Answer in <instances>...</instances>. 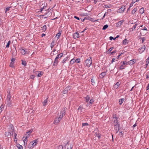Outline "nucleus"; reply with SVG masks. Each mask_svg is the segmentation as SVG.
Instances as JSON below:
<instances>
[{
	"mask_svg": "<svg viewBox=\"0 0 149 149\" xmlns=\"http://www.w3.org/2000/svg\"><path fill=\"white\" fill-rule=\"evenodd\" d=\"M105 7L107 8H110V6L108 5H105Z\"/></svg>",
	"mask_w": 149,
	"mask_h": 149,
	"instance_id": "nucleus-53",
	"label": "nucleus"
},
{
	"mask_svg": "<svg viewBox=\"0 0 149 149\" xmlns=\"http://www.w3.org/2000/svg\"><path fill=\"white\" fill-rule=\"evenodd\" d=\"M94 101V100L93 99H91L89 102V104L91 105L92 104L93 102Z\"/></svg>",
	"mask_w": 149,
	"mask_h": 149,
	"instance_id": "nucleus-43",
	"label": "nucleus"
},
{
	"mask_svg": "<svg viewBox=\"0 0 149 149\" xmlns=\"http://www.w3.org/2000/svg\"><path fill=\"white\" fill-rule=\"evenodd\" d=\"M11 96L10 94H9L8 95L7 97V102L8 103V106L11 107L12 106L11 104V101H10V99Z\"/></svg>",
	"mask_w": 149,
	"mask_h": 149,
	"instance_id": "nucleus-5",
	"label": "nucleus"
},
{
	"mask_svg": "<svg viewBox=\"0 0 149 149\" xmlns=\"http://www.w3.org/2000/svg\"><path fill=\"white\" fill-rule=\"evenodd\" d=\"M61 35V33L59 32L56 35V37L57 38V39H58L60 37Z\"/></svg>",
	"mask_w": 149,
	"mask_h": 149,
	"instance_id": "nucleus-26",
	"label": "nucleus"
},
{
	"mask_svg": "<svg viewBox=\"0 0 149 149\" xmlns=\"http://www.w3.org/2000/svg\"><path fill=\"white\" fill-rule=\"evenodd\" d=\"M35 77V76L33 75H32L30 76V78L31 79H33Z\"/></svg>",
	"mask_w": 149,
	"mask_h": 149,
	"instance_id": "nucleus-51",
	"label": "nucleus"
},
{
	"mask_svg": "<svg viewBox=\"0 0 149 149\" xmlns=\"http://www.w3.org/2000/svg\"><path fill=\"white\" fill-rule=\"evenodd\" d=\"M85 99H86V102H87L89 100H90V97H88V96H87V97H86Z\"/></svg>",
	"mask_w": 149,
	"mask_h": 149,
	"instance_id": "nucleus-41",
	"label": "nucleus"
},
{
	"mask_svg": "<svg viewBox=\"0 0 149 149\" xmlns=\"http://www.w3.org/2000/svg\"><path fill=\"white\" fill-rule=\"evenodd\" d=\"M128 40L126 39H125L123 41V43L124 45H126L128 43Z\"/></svg>",
	"mask_w": 149,
	"mask_h": 149,
	"instance_id": "nucleus-18",
	"label": "nucleus"
},
{
	"mask_svg": "<svg viewBox=\"0 0 149 149\" xmlns=\"http://www.w3.org/2000/svg\"><path fill=\"white\" fill-rule=\"evenodd\" d=\"M38 74L37 76L38 77H41L43 74L42 72L40 71H38Z\"/></svg>",
	"mask_w": 149,
	"mask_h": 149,
	"instance_id": "nucleus-24",
	"label": "nucleus"
},
{
	"mask_svg": "<svg viewBox=\"0 0 149 149\" xmlns=\"http://www.w3.org/2000/svg\"><path fill=\"white\" fill-rule=\"evenodd\" d=\"M32 132V130H30L28 131V132H27L26 133V134H25L24 136L26 137V138H28L30 134Z\"/></svg>",
	"mask_w": 149,
	"mask_h": 149,
	"instance_id": "nucleus-10",
	"label": "nucleus"
},
{
	"mask_svg": "<svg viewBox=\"0 0 149 149\" xmlns=\"http://www.w3.org/2000/svg\"><path fill=\"white\" fill-rule=\"evenodd\" d=\"M91 82L93 83V85H94V84H95V82H94V80L93 79H92L91 80Z\"/></svg>",
	"mask_w": 149,
	"mask_h": 149,
	"instance_id": "nucleus-55",
	"label": "nucleus"
},
{
	"mask_svg": "<svg viewBox=\"0 0 149 149\" xmlns=\"http://www.w3.org/2000/svg\"><path fill=\"white\" fill-rule=\"evenodd\" d=\"M141 41L143 43L145 40V38H141Z\"/></svg>",
	"mask_w": 149,
	"mask_h": 149,
	"instance_id": "nucleus-48",
	"label": "nucleus"
},
{
	"mask_svg": "<svg viewBox=\"0 0 149 149\" xmlns=\"http://www.w3.org/2000/svg\"><path fill=\"white\" fill-rule=\"evenodd\" d=\"M124 99H121L119 100V104H121L124 101Z\"/></svg>",
	"mask_w": 149,
	"mask_h": 149,
	"instance_id": "nucleus-31",
	"label": "nucleus"
},
{
	"mask_svg": "<svg viewBox=\"0 0 149 149\" xmlns=\"http://www.w3.org/2000/svg\"><path fill=\"white\" fill-rule=\"evenodd\" d=\"M120 83L119 82H117L116 84L114 85L113 86L114 88L115 89H117V88L120 85Z\"/></svg>",
	"mask_w": 149,
	"mask_h": 149,
	"instance_id": "nucleus-15",
	"label": "nucleus"
},
{
	"mask_svg": "<svg viewBox=\"0 0 149 149\" xmlns=\"http://www.w3.org/2000/svg\"><path fill=\"white\" fill-rule=\"evenodd\" d=\"M65 109V108L64 109ZM65 109L62 110L61 112L60 115L58 117V118H60V120H61V119L65 115Z\"/></svg>",
	"mask_w": 149,
	"mask_h": 149,
	"instance_id": "nucleus-4",
	"label": "nucleus"
},
{
	"mask_svg": "<svg viewBox=\"0 0 149 149\" xmlns=\"http://www.w3.org/2000/svg\"><path fill=\"white\" fill-rule=\"evenodd\" d=\"M55 45V41H53L51 43V47L52 49Z\"/></svg>",
	"mask_w": 149,
	"mask_h": 149,
	"instance_id": "nucleus-25",
	"label": "nucleus"
},
{
	"mask_svg": "<svg viewBox=\"0 0 149 149\" xmlns=\"http://www.w3.org/2000/svg\"><path fill=\"white\" fill-rule=\"evenodd\" d=\"M125 9V6H123L121 8H120L118 10V12L119 13H121L124 11Z\"/></svg>",
	"mask_w": 149,
	"mask_h": 149,
	"instance_id": "nucleus-8",
	"label": "nucleus"
},
{
	"mask_svg": "<svg viewBox=\"0 0 149 149\" xmlns=\"http://www.w3.org/2000/svg\"><path fill=\"white\" fill-rule=\"evenodd\" d=\"M63 53H61L58 55H58V56L59 57V58H60L61 57H62V56H63Z\"/></svg>",
	"mask_w": 149,
	"mask_h": 149,
	"instance_id": "nucleus-44",
	"label": "nucleus"
},
{
	"mask_svg": "<svg viewBox=\"0 0 149 149\" xmlns=\"http://www.w3.org/2000/svg\"><path fill=\"white\" fill-rule=\"evenodd\" d=\"M113 49V47H111L109 49L108 52H111Z\"/></svg>",
	"mask_w": 149,
	"mask_h": 149,
	"instance_id": "nucleus-52",
	"label": "nucleus"
},
{
	"mask_svg": "<svg viewBox=\"0 0 149 149\" xmlns=\"http://www.w3.org/2000/svg\"><path fill=\"white\" fill-rule=\"evenodd\" d=\"M74 18L76 19H77L78 20H79V17H77L76 16H74Z\"/></svg>",
	"mask_w": 149,
	"mask_h": 149,
	"instance_id": "nucleus-56",
	"label": "nucleus"
},
{
	"mask_svg": "<svg viewBox=\"0 0 149 149\" xmlns=\"http://www.w3.org/2000/svg\"><path fill=\"white\" fill-rule=\"evenodd\" d=\"M10 41H9L8 42L6 45V48H8L9 47V45L10 44Z\"/></svg>",
	"mask_w": 149,
	"mask_h": 149,
	"instance_id": "nucleus-40",
	"label": "nucleus"
},
{
	"mask_svg": "<svg viewBox=\"0 0 149 149\" xmlns=\"http://www.w3.org/2000/svg\"><path fill=\"white\" fill-rule=\"evenodd\" d=\"M136 62V61L135 59H133L128 61L127 64L130 65H132L134 64Z\"/></svg>",
	"mask_w": 149,
	"mask_h": 149,
	"instance_id": "nucleus-9",
	"label": "nucleus"
},
{
	"mask_svg": "<svg viewBox=\"0 0 149 149\" xmlns=\"http://www.w3.org/2000/svg\"><path fill=\"white\" fill-rule=\"evenodd\" d=\"M67 90H65V88L63 92V93L64 94H65L67 93Z\"/></svg>",
	"mask_w": 149,
	"mask_h": 149,
	"instance_id": "nucleus-47",
	"label": "nucleus"
},
{
	"mask_svg": "<svg viewBox=\"0 0 149 149\" xmlns=\"http://www.w3.org/2000/svg\"><path fill=\"white\" fill-rule=\"evenodd\" d=\"M45 36V34H44V33H42V37H43V36Z\"/></svg>",
	"mask_w": 149,
	"mask_h": 149,
	"instance_id": "nucleus-63",
	"label": "nucleus"
},
{
	"mask_svg": "<svg viewBox=\"0 0 149 149\" xmlns=\"http://www.w3.org/2000/svg\"><path fill=\"white\" fill-rule=\"evenodd\" d=\"M59 57L58 56V55L56 56L55 59L54 63H57L58 62V59L59 58Z\"/></svg>",
	"mask_w": 149,
	"mask_h": 149,
	"instance_id": "nucleus-27",
	"label": "nucleus"
},
{
	"mask_svg": "<svg viewBox=\"0 0 149 149\" xmlns=\"http://www.w3.org/2000/svg\"><path fill=\"white\" fill-rule=\"evenodd\" d=\"M141 29L142 30H146V31L147 30V28L146 27H144L143 29Z\"/></svg>",
	"mask_w": 149,
	"mask_h": 149,
	"instance_id": "nucleus-58",
	"label": "nucleus"
},
{
	"mask_svg": "<svg viewBox=\"0 0 149 149\" xmlns=\"http://www.w3.org/2000/svg\"><path fill=\"white\" fill-rule=\"evenodd\" d=\"M17 147L19 149H22L23 147L22 146L19 145L18 146H17Z\"/></svg>",
	"mask_w": 149,
	"mask_h": 149,
	"instance_id": "nucleus-45",
	"label": "nucleus"
},
{
	"mask_svg": "<svg viewBox=\"0 0 149 149\" xmlns=\"http://www.w3.org/2000/svg\"><path fill=\"white\" fill-rule=\"evenodd\" d=\"M72 146L71 145H70L68 146L67 149H72Z\"/></svg>",
	"mask_w": 149,
	"mask_h": 149,
	"instance_id": "nucleus-38",
	"label": "nucleus"
},
{
	"mask_svg": "<svg viewBox=\"0 0 149 149\" xmlns=\"http://www.w3.org/2000/svg\"><path fill=\"white\" fill-rule=\"evenodd\" d=\"M146 48L145 46H143L139 48L138 49V51L140 53H142L145 50Z\"/></svg>",
	"mask_w": 149,
	"mask_h": 149,
	"instance_id": "nucleus-6",
	"label": "nucleus"
},
{
	"mask_svg": "<svg viewBox=\"0 0 149 149\" xmlns=\"http://www.w3.org/2000/svg\"><path fill=\"white\" fill-rule=\"evenodd\" d=\"M149 89V83L148 84V86L147 87V89L148 90Z\"/></svg>",
	"mask_w": 149,
	"mask_h": 149,
	"instance_id": "nucleus-60",
	"label": "nucleus"
},
{
	"mask_svg": "<svg viewBox=\"0 0 149 149\" xmlns=\"http://www.w3.org/2000/svg\"><path fill=\"white\" fill-rule=\"evenodd\" d=\"M149 63V58H147L146 60V65H148Z\"/></svg>",
	"mask_w": 149,
	"mask_h": 149,
	"instance_id": "nucleus-35",
	"label": "nucleus"
},
{
	"mask_svg": "<svg viewBox=\"0 0 149 149\" xmlns=\"http://www.w3.org/2000/svg\"><path fill=\"white\" fill-rule=\"evenodd\" d=\"M137 26V24H135L133 27H132L130 29V31H133L136 28Z\"/></svg>",
	"mask_w": 149,
	"mask_h": 149,
	"instance_id": "nucleus-21",
	"label": "nucleus"
},
{
	"mask_svg": "<svg viewBox=\"0 0 149 149\" xmlns=\"http://www.w3.org/2000/svg\"><path fill=\"white\" fill-rule=\"evenodd\" d=\"M27 139V138H26V137L24 136L23 138V140L24 145H27V141H26V139Z\"/></svg>",
	"mask_w": 149,
	"mask_h": 149,
	"instance_id": "nucleus-16",
	"label": "nucleus"
},
{
	"mask_svg": "<svg viewBox=\"0 0 149 149\" xmlns=\"http://www.w3.org/2000/svg\"><path fill=\"white\" fill-rule=\"evenodd\" d=\"M113 121L115 123V124H116L117 123H118L117 120L116 119V118L113 117Z\"/></svg>",
	"mask_w": 149,
	"mask_h": 149,
	"instance_id": "nucleus-28",
	"label": "nucleus"
},
{
	"mask_svg": "<svg viewBox=\"0 0 149 149\" xmlns=\"http://www.w3.org/2000/svg\"><path fill=\"white\" fill-rule=\"evenodd\" d=\"M90 104L89 103H87V104L86 105V106H87V107H90Z\"/></svg>",
	"mask_w": 149,
	"mask_h": 149,
	"instance_id": "nucleus-64",
	"label": "nucleus"
},
{
	"mask_svg": "<svg viewBox=\"0 0 149 149\" xmlns=\"http://www.w3.org/2000/svg\"><path fill=\"white\" fill-rule=\"evenodd\" d=\"M75 63H79L80 62V59L79 58H77V59H75Z\"/></svg>",
	"mask_w": 149,
	"mask_h": 149,
	"instance_id": "nucleus-37",
	"label": "nucleus"
},
{
	"mask_svg": "<svg viewBox=\"0 0 149 149\" xmlns=\"http://www.w3.org/2000/svg\"><path fill=\"white\" fill-rule=\"evenodd\" d=\"M10 8H11V7L6 8V9L5 13H6L8 11L10 10Z\"/></svg>",
	"mask_w": 149,
	"mask_h": 149,
	"instance_id": "nucleus-42",
	"label": "nucleus"
},
{
	"mask_svg": "<svg viewBox=\"0 0 149 149\" xmlns=\"http://www.w3.org/2000/svg\"><path fill=\"white\" fill-rule=\"evenodd\" d=\"M48 100V98H47L46 100H45L44 102H43V105L44 106H45L47 104V102Z\"/></svg>",
	"mask_w": 149,
	"mask_h": 149,
	"instance_id": "nucleus-19",
	"label": "nucleus"
},
{
	"mask_svg": "<svg viewBox=\"0 0 149 149\" xmlns=\"http://www.w3.org/2000/svg\"><path fill=\"white\" fill-rule=\"evenodd\" d=\"M73 38L74 39H76L79 37V35L78 32L74 33L73 35Z\"/></svg>",
	"mask_w": 149,
	"mask_h": 149,
	"instance_id": "nucleus-12",
	"label": "nucleus"
},
{
	"mask_svg": "<svg viewBox=\"0 0 149 149\" xmlns=\"http://www.w3.org/2000/svg\"><path fill=\"white\" fill-rule=\"evenodd\" d=\"M84 108L80 106L78 108V110L79 111V110L80 111V112L82 111H83V110L84 109Z\"/></svg>",
	"mask_w": 149,
	"mask_h": 149,
	"instance_id": "nucleus-34",
	"label": "nucleus"
},
{
	"mask_svg": "<svg viewBox=\"0 0 149 149\" xmlns=\"http://www.w3.org/2000/svg\"><path fill=\"white\" fill-rule=\"evenodd\" d=\"M61 120L60 118H58V117H57L55 119L54 121V123L55 124H57Z\"/></svg>",
	"mask_w": 149,
	"mask_h": 149,
	"instance_id": "nucleus-11",
	"label": "nucleus"
},
{
	"mask_svg": "<svg viewBox=\"0 0 149 149\" xmlns=\"http://www.w3.org/2000/svg\"><path fill=\"white\" fill-rule=\"evenodd\" d=\"M114 125L115 126V128L116 129V130H117L116 132L117 133L118 131L119 128V124L118 123H117L116 124H114Z\"/></svg>",
	"mask_w": 149,
	"mask_h": 149,
	"instance_id": "nucleus-14",
	"label": "nucleus"
},
{
	"mask_svg": "<svg viewBox=\"0 0 149 149\" xmlns=\"http://www.w3.org/2000/svg\"><path fill=\"white\" fill-rule=\"evenodd\" d=\"M133 4L134 3L133 2H132L130 4L129 8H130L133 5Z\"/></svg>",
	"mask_w": 149,
	"mask_h": 149,
	"instance_id": "nucleus-49",
	"label": "nucleus"
},
{
	"mask_svg": "<svg viewBox=\"0 0 149 149\" xmlns=\"http://www.w3.org/2000/svg\"><path fill=\"white\" fill-rule=\"evenodd\" d=\"M116 52V51H113V52H111V54H113V53H115Z\"/></svg>",
	"mask_w": 149,
	"mask_h": 149,
	"instance_id": "nucleus-61",
	"label": "nucleus"
},
{
	"mask_svg": "<svg viewBox=\"0 0 149 149\" xmlns=\"http://www.w3.org/2000/svg\"><path fill=\"white\" fill-rule=\"evenodd\" d=\"M139 0H132V2L134 3L136 2L139 1Z\"/></svg>",
	"mask_w": 149,
	"mask_h": 149,
	"instance_id": "nucleus-50",
	"label": "nucleus"
},
{
	"mask_svg": "<svg viewBox=\"0 0 149 149\" xmlns=\"http://www.w3.org/2000/svg\"><path fill=\"white\" fill-rule=\"evenodd\" d=\"M65 109V108L64 109ZM65 109L62 110L61 112L60 115L58 117V118H60V120H61V119L65 115Z\"/></svg>",
	"mask_w": 149,
	"mask_h": 149,
	"instance_id": "nucleus-3",
	"label": "nucleus"
},
{
	"mask_svg": "<svg viewBox=\"0 0 149 149\" xmlns=\"http://www.w3.org/2000/svg\"><path fill=\"white\" fill-rule=\"evenodd\" d=\"M97 137L99 139L100 138V135H98V136H97Z\"/></svg>",
	"mask_w": 149,
	"mask_h": 149,
	"instance_id": "nucleus-62",
	"label": "nucleus"
},
{
	"mask_svg": "<svg viewBox=\"0 0 149 149\" xmlns=\"http://www.w3.org/2000/svg\"><path fill=\"white\" fill-rule=\"evenodd\" d=\"M20 50H21V54L23 55H24L26 54H28V52L27 51H26L24 49L23 47H21L20 49Z\"/></svg>",
	"mask_w": 149,
	"mask_h": 149,
	"instance_id": "nucleus-7",
	"label": "nucleus"
},
{
	"mask_svg": "<svg viewBox=\"0 0 149 149\" xmlns=\"http://www.w3.org/2000/svg\"><path fill=\"white\" fill-rule=\"evenodd\" d=\"M75 58H73L70 61V63L71 64H73L74 63H75Z\"/></svg>",
	"mask_w": 149,
	"mask_h": 149,
	"instance_id": "nucleus-29",
	"label": "nucleus"
},
{
	"mask_svg": "<svg viewBox=\"0 0 149 149\" xmlns=\"http://www.w3.org/2000/svg\"><path fill=\"white\" fill-rule=\"evenodd\" d=\"M88 125V124L87 123H82V126H84L86 125Z\"/></svg>",
	"mask_w": 149,
	"mask_h": 149,
	"instance_id": "nucleus-46",
	"label": "nucleus"
},
{
	"mask_svg": "<svg viewBox=\"0 0 149 149\" xmlns=\"http://www.w3.org/2000/svg\"><path fill=\"white\" fill-rule=\"evenodd\" d=\"M38 141L37 140H34L32 141L31 142L29 145L28 148H32L33 147L36 146L37 144Z\"/></svg>",
	"mask_w": 149,
	"mask_h": 149,
	"instance_id": "nucleus-1",
	"label": "nucleus"
},
{
	"mask_svg": "<svg viewBox=\"0 0 149 149\" xmlns=\"http://www.w3.org/2000/svg\"><path fill=\"white\" fill-rule=\"evenodd\" d=\"M124 21L123 20H120L116 24V27L120 26L123 22Z\"/></svg>",
	"mask_w": 149,
	"mask_h": 149,
	"instance_id": "nucleus-13",
	"label": "nucleus"
},
{
	"mask_svg": "<svg viewBox=\"0 0 149 149\" xmlns=\"http://www.w3.org/2000/svg\"><path fill=\"white\" fill-rule=\"evenodd\" d=\"M108 27V25L107 24L105 25L102 28V30H105L107 29Z\"/></svg>",
	"mask_w": 149,
	"mask_h": 149,
	"instance_id": "nucleus-30",
	"label": "nucleus"
},
{
	"mask_svg": "<svg viewBox=\"0 0 149 149\" xmlns=\"http://www.w3.org/2000/svg\"><path fill=\"white\" fill-rule=\"evenodd\" d=\"M138 9L137 8H135L133 9L132 12V14H134L136 12L137 10Z\"/></svg>",
	"mask_w": 149,
	"mask_h": 149,
	"instance_id": "nucleus-23",
	"label": "nucleus"
},
{
	"mask_svg": "<svg viewBox=\"0 0 149 149\" xmlns=\"http://www.w3.org/2000/svg\"><path fill=\"white\" fill-rule=\"evenodd\" d=\"M85 64L86 65H91L92 64V60L91 57H89L88 59L86 60Z\"/></svg>",
	"mask_w": 149,
	"mask_h": 149,
	"instance_id": "nucleus-2",
	"label": "nucleus"
},
{
	"mask_svg": "<svg viewBox=\"0 0 149 149\" xmlns=\"http://www.w3.org/2000/svg\"><path fill=\"white\" fill-rule=\"evenodd\" d=\"M42 30L44 31H46V29H47V26H46L45 25H44L43 27H42Z\"/></svg>",
	"mask_w": 149,
	"mask_h": 149,
	"instance_id": "nucleus-32",
	"label": "nucleus"
},
{
	"mask_svg": "<svg viewBox=\"0 0 149 149\" xmlns=\"http://www.w3.org/2000/svg\"><path fill=\"white\" fill-rule=\"evenodd\" d=\"M116 60V59L115 58H113L112 59V61H111V62L112 63H113V62L114 61H115V60Z\"/></svg>",
	"mask_w": 149,
	"mask_h": 149,
	"instance_id": "nucleus-54",
	"label": "nucleus"
},
{
	"mask_svg": "<svg viewBox=\"0 0 149 149\" xmlns=\"http://www.w3.org/2000/svg\"><path fill=\"white\" fill-rule=\"evenodd\" d=\"M144 9L143 8H141L139 10V13L142 14L144 13Z\"/></svg>",
	"mask_w": 149,
	"mask_h": 149,
	"instance_id": "nucleus-20",
	"label": "nucleus"
},
{
	"mask_svg": "<svg viewBox=\"0 0 149 149\" xmlns=\"http://www.w3.org/2000/svg\"><path fill=\"white\" fill-rule=\"evenodd\" d=\"M106 74L105 72H102L100 75L99 77L100 78H103Z\"/></svg>",
	"mask_w": 149,
	"mask_h": 149,
	"instance_id": "nucleus-17",
	"label": "nucleus"
},
{
	"mask_svg": "<svg viewBox=\"0 0 149 149\" xmlns=\"http://www.w3.org/2000/svg\"><path fill=\"white\" fill-rule=\"evenodd\" d=\"M22 64L23 65H26V61H25L22 60Z\"/></svg>",
	"mask_w": 149,
	"mask_h": 149,
	"instance_id": "nucleus-36",
	"label": "nucleus"
},
{
	"mask_svg": "<svg viewBox=\"0 0 149 149\" xmlns=\"http://www.w3.org/2000/svg\"><path fill=\"white\" fill-rule=\"evenodd\" d=\"M65 148L63 147L62 145H60L58 147V149H65Z\"/></svg>",
	"mask_w": 149,
	"mask_h": 149,
	"instance_id": "nucleus-33",
	"label": "nucleus"
},
{
	"mask_svg": "<svg viewBox=\"0 0 149 149\" xmlns=\"http://www.w3.org/2000/svg\"><path fill=\"white\" fill-rule=\"evenodd\" d=\"M113 39H114V38L112 36H110L109 37V39L111 40H112Z\"/></svg>",
	"mask_w": 149,
	"mask_h": 149,
	"instance_id": "nucleus-57",
	"label": "nucleus"
},
{
	"mask_svg": "<svg viewBox=\"0 0 149 149\" xmlns=\"http://www.w3.org/2000/svg\"><path fill=\"white\" fill-rule=\"evenodd\" d=\"M71 88V87L70 86H68V87H66L65 88V90H67V91H68L69 90H70V88Z\"/></svg>",
	"mask_w": 149,
	"mask_h": 149,
	"instance_id": "nucleus-39",
	"label": "nucleus"
},
{
	"mask_svg": "<svg viewBox=\"0 0 149 149\" xmlns=\"http://www.w3.org/2000/svg\"><path fill=\"white\" fill-rule=\"evenodd\" d=\"M106 13H105V14H104V15L103 17L101 19H103L104 17H105V15H106Z\"/></svg>",
	"mask_w": 149,
	"mask_h": 149,
	"instance_id": "nucleus-59",
	"label": "nucleus"
},
{
	"mask_svg": "<svg viewBox=\"0 0 149 149\" xmlns=\"http://www.w3.org/2000/svg\"><path fill=\"white\" fill-rule=\"evenodd\" d=\"M6 136L9 137L11 135V134L10 132H6L5 134Z\"/></svg>",
	"mask_w": 149,
	"mask_h": 149,
	"instance_id": "nucleus-22",
	"label": "nucleus"
}]
</instances>
